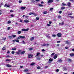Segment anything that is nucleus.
Wrapping results in <instances>:
<instances>
[{
	"instance_id": "obj_1",
	"label": "nucleus",
	"mask_w": 74,
	"mask_h": 74,
	"mask_svg": "<svg viewBox=\"0 0 74 74\" xmlns=\"http://www.w3.org/2000/svg\"><path fill=\"white\" fill-rule=\"evenodd\" d=\"M33 56V54L32 53L29 54L28 55V58H32Z\"/></svg>"
},
{
	"instance_id": "obj_2",
	"label": "nucleus",
	"mask_w": 74,
	"mask_h": 74,
	"mask_svg": "<svg viewBox=\"0 0 74 74\" xmlns=\"http://www.w3.org/2000/svg\"><path fill=\"white\" fill-rule=\"evenodd\" d=\"M29 30V29L28 28L25 29H21V30L22 31H23L24 32H27V31H28Z\"/></svg>"
},
{
	"instance_id": "obj_3",
	"label": "nucleus",
	"mask_w": 74,
	"mask_h": 74,
	"mask_svg": "<svg viewBox=\"0 0 74 74\" xmlns=\"http://www.w3.org/2000/svg\"><path fill=\"white\" fill-rule=\"evenodd\" d=\"M62 34L60 33H58L57 34V36L58 37H60L62 36Z\"/></svg>"
},
{
	"instance_id": "obj_4",
	"label": "nucleus",
	"mask_w": 74,
	"mask_h": 74,
	"mask_svg": "<svg viewBox=\"0 0 74 74\" xmlns=\"http://www.w3.org/2000/svg\"><path fill=\"white\" fill-rule=\"evenodd\" d=\"M53 1V0H49L47 3L48 4H49V3H52Z\"/></svg>"
},
{
	"instance_id": "obj_5",
	"label": "nucleus",
	"mask_w": 74,
	"mask_h": 74,
	"mask_svg": "<svg viewBox=\"0 0 74 74\" xmlns=\"http://www.w3.org/2000/svg\"><path fill=\"white\" fill-rule=\"evenodd\" d=\"M71 3L69 2L68 3H67V5H66V6H68L70 7L71 6Z\"/></svg>"
},
{
	"instance_id": "obj_6",
	"label": "nucleus",
	"mask_w": 74,
	"mask_h": 74,
	"mask_svg": "<svg viewBox=\"0 0 74 74\" xmlns=\"http://www.w3.org/2000/svg\"><path fill=\"white\" fill-rule=\"evenodd\" d=\"M20 9L21 10H24L25 9H26V7H21Z\"/></svg>"
},
{
	"instance_id": "obj_7",
	"label": "nucleus",
	"mask_w": 74,
	"mask_h": 74,
	"mask_svg": "<svg viewBox=\"0 0 74 74\" xmlns=\"http://www.w3.org/2000/svg\"><path fill=\"white\" fill-rule=\"evenodd\" d=\"M57 58H58V55L57 54H56L53 57V58L54 59H56Z\"/></svg>"
},
{
	"instance_id": "obj_8",
	"label": "nucleus",
	"mask_w": 74,
	"mask_h": 74,
	"mask_svg": "<svg viewBox=\"0 0 74 74\" xmlns=\"http://www.w3.org/2000/svg\"><path fill=\"white\" fill-rule=\"evenodd\" d=\"M68 62H71L72 61L71 60V59L70 58H68L67 59Z\"/></svg>"
},
{
	"instance_id": "obj_9",
	"label": "nucleus",
	"mask_w": 74,
	"mask_h": 74,
	"mask_svg": "<svg viewBox=\"0 0 74 74\" xmlns=\"http://www.w3.org/2000/svg\"><path fill=\"white\" fill-rule=\"evenodd\" d=\"M24 22L26 23H28V22H29V21L28 20L26 19L24 20Z\"/></svg>"
},
{
	"instance_id": "obj_10",
	"label": "nucleus",
	"mask_w": 74,
	"mask_h": 74,
	"mask_svg": "<svg viewBox=\"0 0 74 74\" xmlns=\"http://www.w3.org/2000/svg\"><path fill=\"white\" fill-rule=\"evenodd\" d=\"M70 56H71V57H72V56H74V54L73 53H70Z\"/></svg>"
},
{
	"instance_id": "obj_11",
	"label": "nucleus",
	"mask_w": 74,
	"mask_h": 74,
	"mask_svg": "<svg viewBox=\"0 0 74 74\" xmlns=\"http://www.w3.org/2000/svg\"><path fill=\"white\" fill-rule=\"evenodd\" d=\"M34 37H32L30 38V40L32 41H33V40H34Z\"/></svg>"
},
{
	"instance_id": "obj_12",
	"label": "nucleus",
	"mask_w": 74,
	"mask_h": 74,
	"mask_svg": "<svg viewBox=\"0 0 74 74\" xmlns=\"http://www.w3.org/2000/svg\"><path fill=\"white\" fill-rule=\"evenodd\" d=\"M20 38H25V36H19Z\"/></svg>"
},
{
	"instance_id": "obj_13",
	"label": "nucleus",
	"mask_w": 74,
	"mask_h": 74,
	"mask_svg": "<svg viewBox=\"0 0 74 74\" xmlns=\"http://www.w3.org/2000/svg\"><path fill=\"white\" fill-rule=\"evenodd\" d=\"M29 71V69H26L24 70V72H27Z\"/></svg>"
},
{
	"instance_id": "obj_14",
	"label": "nucleus",
	"mask_w": 74,
	"mask_h": 74,
	"mask_svg": "<svg viewBox=\"0 0 74 74\" xmlns=\"http://www.w3.org/2000/svg\"><path fill=\"white\" fill-rule=\"evenodd\" d=\"M47 13H48L47 11H45L43 12V14H47Z\"/></svg>"
},
{
	"instance_id": "obj_15",
	"label": "nucleus",
	"mask_w": 74,
	"mask_h": 74,
	"mask_svg": "<svg viewBox=\"0 0 74 74\" xmlns=\"http://www.w3.org/2000/svg\"><path fill=\"white\" fill-rule=\"evenodd\" d=\"M5 61H7V62H10V61H11V59H7L5 60Z\"/></svg>"
},
{
	"instance_id": "obj_16",
	"label": "nucleus",
	"mask_w": 74,
	"mask_h": 74,
	"mask_svg": "<svg viewBox=\"0 0 74 74\" xmlns=\"http://www.w3.org/2000/svg\"><path fill=\"white\" fill-rule=\"evenodd\" d=\"M40 55V53H37V55H36V56H38Z\"/></svg>"
},
{
	"instance_id": "obj_17",
	"label": "nucleus",
	"mask_w": 74,
	"mask_h": 74,
	"mask_svg": "<svg viewBox=\"0 0 74 74\" xmlns=\"http://www.w3.org/2000/svg\"><path fill=\"white\" fill-rule=\"evenodd\" d=\"M6 67H12V65H6Z\"/></svg>"
},
{
	"instance_id": "obj_18",
	"label": "nucleus",
	"mask_w": 74,
	"mask_h": 74,
	"mask_svg": "<svg viewBox=\"0 0 74 74\" xmlns=\"http://www.w3.org/2000/svg\"><path fill=\"white\" fill-rule=\"evenodd\" d=\"M49 62H53V59H52L51 58H50L49 60Z\"/></svg>"
},
{
	"instance_id": "obj_19",
	"label": "nucleus",
	"mask_w": 74,
	"mask_h": 74,
	"mask_svg": "<svg viewBox=\"0 0 74 74\" xmlns=\"http://www.w3.org/2000/svg\"><path fill=\"white\" fill-rule=\"evenodd\" d=\"M25 51H22L21 53V55H22L23 54H24V53H25Z\"/></svg>"
},
{
	"instance_id": "obj_20",
	"label": "nucleus",
	"mask_w": 74,
	"mask_h": 74,
	"mask_svg": "<svg viewBox=\"0 0 74 74\" xmlns=\"http://www.w3.org/2000/svg\"><path fill=\"white\" fill-rule=\"evenodd\" d=\"M21 33H22V32H21V31H18L17 32V33L18 34H21Z\"/></svg>"
},
{
	"instance_id": "obj_21",
	"label": "nucleus",
	"mask_w": 74,
	"mask_h": 74,
	"mask_svg": "<svg viewBox=\"0 0 74 74\" xmlns=\"http://www.w3.org/2000/svg\"><path fill=\"white\" fill-rule=\"evenodd\" d=\"M58 61L59 62H60V63H62V60L61 59H59V60H58Z\"/></svg>"
},
{
	"instance_id": "obj_22",
	"label": "nucleus",
	"mask_w": 74,
	"mask_h": 74,
	"mask_svg": "<svg viewBox=\"0 0 74 74\" xmlns=\"http://www.w3.org/2000/svg\"><path fill=\"white\" fill-rule=\"evenodd\" d=\"M37 60H41V58H40V57H37Z\"/></svg>"
},
{
	"instance_id": "obj_23",
	"label": "nucleus",
	"mask_w": 74,
	"mask_h": 74,
	"mask_svg": "<svg viewBox=\"0 0 74 74\" xmlns=\"http://www.w3.org/2000/svg\"><path fill=\"white\" fill-rule=\"evenodd\" d=\"M11 23V21L10 20L8 21V24H10V23Z\"/></svg>"
},
{
	"instance_id": "obj_24",
	"label": "nucleus",
	"mask_w": 74,
	"mask_h": 74,
	"mask_svg": "<svg viewBox=\"0 0 74 74\" xmlns=\"http://www.w3.org/2000/svg\"><path fill=\"white\" fill-rule=\"evenodd\" d=\"M64 9H65V7L62 6L61 8V10H64Z\"/></svg>"
},
{
	"instance_id": "obj_25",
	"label": "nucleus",
	"mask_w": 74,
	"mask_h": 74,
	"mask_svg": "<svg viewBox=\"0 0 74 74\" xmlns=\"http://www.w3.org/2000/svg\"><path fill=\"white\" fill-rule=\"evenodd\" d=\"M63 69H64V71H66L67 70V68H66L63 67Z\"/></svg>"
},
{
	"instance_id": "obj_26",
	"label": "nucleus",
	"mask_w": 74,
	"mask_h": 74,
	"mask_svg": "<svg viewBox=\"0 0 74 74\" xmlns=\"http://www.w3.org/2000/svg\"><path fill=\"white\" fill-rule=\"evenodd\" d=\"M49 11H53V8H50Z\"/></svg>"
},
{
	"instance_id": "obj_27",
	"label": "nucleus",
	"mask_w": 74,
	"mask_h": 74,
	"mask_svg": "<svg viewBox=\"0 0 74 74\" xmlns=\"http://www.w3.org/2000/svg\"><path fill=\"white\" fill-rule=\"evenodd\" d=\"M15 41H16V42H19V41L18 39H16L15 40Z\"/></svg>"
},
{
	"instance_id": "obj_28",
	"label": "nucleus",
	"mask_w": 74,
	"mask_h": 74,
	"mask_svg": "<svg viewBox=\"0 0 74 74\" xmlns=\"http://www.w3.org/2000/svg\"><path fill=\"white\" fill-rule=\"evenodd\" d=\"M66 44H70V43L69 42V40L66 41Z\"/></svg>"
},
{
	"instance_id": "obj_29",
	"label": "nucleus",
	"mask_w": 74,
	"mask_h": 74,
	"mask_svg": "<svg viewBox=\"0 0 74 74\" xmlns=\"http://www.w3.org/2000/svg\"><path fill=\"white\" fill-rule=\"evenodd\" d=\"M38 5L39 7H43V5L41 4H39Z\"/></svg>"
},
{
	"instance_id": "obj_30",
	"label": "nucleus",
	"mask_w": 74,
	"mask_h": 74,
	"mask_svg": "<svg viewBox=\"0 0 74 74\" xmlns=\"http://www.w3.org/2000/svg\"><path fill=\"white\" fill-rule=\"evenodd\" d=\"M12 49L13 51H15V50H16V48H13Z\"/></svg>"
},
{
	"instance_id": "obj_31",
	"label": "nucleus",
	"mask_w": 74,
	"mask_h": 74,
	"mask_svg": "<svg viewBox=\"0 0 74 74\" xmlns=\"http://www.w3.org/2000/svg\"><path fill=\"white\" fill-rule=\"evenodd\" d=\"M52 37H55L56 36V35L55 34H53L52 35Z\"/></svg>"
},
{
	"instance_id": "obj_32",
	"label": "nucleus",
	"mask_w": 74,
	"mask_h": 74,
	"mask_svg": "<svg viewBox=\"0 0 74 74\" xmlns=\"http://www.w3.org/2000/svg\"><path fill=\"white\" fill-rule=\"evenodd\" d=\"M42 46H43V47H45V46H46V44L44 43L43 45H42Z\"/></svg>"
},
{
	"instance_id": "obj_33",
	"label": "nucleus",
	"mask_w": 74,
	"mask_h": 74,
	"mask_svg": "<svg viewBox=\"0 0 74 74\" xmlns=\"http://www.w3.org/2000/svg\"><path fill=\"white\" fill-rule=\"evenodd\" d=\"M36 64V63L34 62H32L31 64L30 65H34V64Z\"/></svg>"
},
{
	"instance_id": "obj_34",
	"label": "nucleus",
	"mask_w": 74,
	"mask_h": 74,
	"mask_svg": "<svg viewBox=\"0 0 74 74\" xmlns=\"http://www.w3.org/2000/svg\"><path fill=\"white\" fill-rule=\"evenodd\" d=\"M73 14V13L71 12L69 14H68V16H69V15H72Z\"/></svg>"
},
{
	"instance_id": "obj_35",
	"label": "nucleus",
	"mask_w": 74,
	"mask_h": 74,
	"mask_svg": "<svg viewBox=\"0 0 74 74\" xmlns=\"http://www.w3.org/2000/svg\"><path fill=\"white\" fill-rule=\"evenodd\" d=\"M5 49H6V48H5V47H3L2 48V50H5Z\"/></svg>"
},
{
	"instance_id": "obj_36",
	"label": "nucleus",
	"mask_w": 74,
	"mask_h": 74,
	"mask_svg": "<svg viewBox=\"0 0 74 74\" xmlns=\"http://www.w3.org/2000/svg\"><path fill=\"white\" fill-rule=\"evenodd\" d=\"M6 58H10V56L9 55H8L6 56L5 57Z\"/></svg>"
},
{
	"instance_id": "obj_37",
	"label": "nucleus",
	"mask_w": 74,
	"mask_h": 74,
	"mask_svg": "<svg viewBox=\"0 0 74 74\" xmlns=\"http://www.w3.org/2000/svg\"><path fill=\"white\" fill-rule=\"evenodd\" d=\"M46 36L47 37H48V38H50L51 37V36H49V34H48V35Z\"/></svg>"
},
{
	"instance_id": "obj_38",
	"label": "nucleus",
	"mask_w": 74,
	"mask_h": 74,
	"mask_svg": "<svg viewBox=\"0 0 74 74\" xmlns=\"http://www.w3.org/2000/svg\"><path fill=\"white\" fill-rule=\"evenodd\" d=\"M33 48H29V51H33Z\"/></svg>"
},
{
	"instance_id": "obj_39",
	"label": "nucleus",
	"mask_w": 74,
	"mask_h": 74,
	"mask_svg": "<svg viewBox=\"0 0 74 74\" xmlns=\"http://www.w3.org/2000/svg\"><path fill=\"white\" fill-rule=\"evenodd\" d=\"M29 16H25V18H27H27H29Z\"/></svg>"
},
{
	"instance_id": "obj_40",
	"label": "nucleus",
	"mask_w": 74,
	"mask_h": 74,
	"mask_svg": "<svg viewBox=\"0 0 74 74\" xmlns=\"http://www.w3.org/2000/svg\"><path fill=\"white\" fill-rule=\"evenodd\" d=\"M12 36L13 38L15 37H16V35H12Z\"/></svg>"
},
{
	"instance_id": "obj_41",
	"label": "nucleus",
	"mask_w": 74,
	"mask_h": 74,
	"mask_svg": "<svg viewBox=\"0 0 74 74\" xmlns=\"http://www.w3.org/2000/svg\"><path fill=\"white\" fill-rule=\"evenodd\" d=\"M62 18V17L61 16H58V19H59L60 18Z\"/></svg>"
},
{
	"instance_id": "obj_42",
	"label": "nucleus",
	"mask_w": 74,
	"mask_h": 74,
	"mask_svg": "<svg viewBox=\"0 0 74 74\" xmlns=\"http://www.w3.org/2000/svg\"><path fill=\"white\" fill-rule=\"evenodd\" d=\"M36 20H39V17H36Z\"/></svg>"
},
{
	"instance_id": "obj_43",
	"label": "nucleus",
	"mask_w": 74,
	"mask_h": 74,
	"mask_svg": "<svg viewBox=\"0 0 74 74\" xmlns=\"http://www.w3.org/2000/svg\"><path fill=\"white\" fill-rule=\"evenodd\" d=\"M40 66H38L37 67V69H38V70H40Z\"/></svg>"
},
{
	"instance_id": "obj_44",
	"label": "nucleus",
	"mask_w": 74,
	"mask_h": 74,
	"mask_svg": "<svg viewBox=\"0 0 74 74\" xmlns=\"http://www.w3.org/2000/svg\"><path fill=\"white\" fill-rule=\"evenodd\" d=\"M49 44H46V47H48V46H49Z\"/></svg>"
},
{
	"instance_id": "obj_45",
	"label": "nucleus",
	"mask_w": 74,
	"mask_h": 74,
	"mask_svg": "<svg viewBox=\"0 0 74 74\" xmlns=\"http://www.w3.org/2000/svg\"><path fill=\"white\" fill-rule=\"evenodd\" d=\"M62 4L63 5H66V4H65L64 3H62Z\"/></svg>"
},
{
	"instance_id": "obj_46",
	"label": "nucleus",
	"mask_w": 74,
	"mask_h": 74,
	"mask_svg": "<svg viewBox=\"0 0 74 74\" xmlns=\"http://www.w3.org/2000/svg\"><path fill=\"white\" fill-rule=\"evenodd\" d=\"M12 54H14L15 53V51H12Z\"/></svg>"
},
{
	"instance_id": "obj_47",
	"label": "nucleus",
	"mask_w": 74,
	"mask_h": 74,
	"mask_svg": "<svg viewBox=\"0 0 74 74\" xmlns=\"http://www.w3.org/2000/svg\"><path fill=\"white\" fill-rule=\"evenodd\" d=\"M55 53H53L51 54V56H53V55H55Z\"/></svg>"
},
{
	"instance_id": "obj_48",
	"label": "nucleus",
	"mask_w": 74,
	"mask_h": 74,
	"mask_svg": "<svg viewBox=\"0 0 74 74\" xmlns=\"http://www.w3.org/2000/svg\"><path fill=\"white\" fill-rule=\"evenodd\" d=\"M62 12L61 11H59V14H62Z\"/></svg>"
},
{
	"instance_id": "obj_49",
	"label": "nucleus",
	"mask_w": 74,
	"mask_h": 74,
	"mask_svg": "<svg viewBox=\"0 0 74 74\" xmlns=\"http://www.w3.org/2000/svg\"><path fill=\"white\" fill-rule=\"evenodd\" d=\"M49 24H52V21H49Z\"/></svg>"
},
{
	"instance_id": "obj_50",
	"label": "nucleus",
	"mask_w": 74,
	"mask_h": 74,
	"mask_svg": "<svg viewBox=\"0 0 74 74\" xmlns=\"http://www.w3.org/2000/svg\"><path fill=\"white\" fill-rule=\"evenodd\" d=\"M10 7V5H7L6 7Z\"/></svg>"
},
{
	"instance_id": "obj_51",
	"label": "nucleus",
	"mask_w": 74,
	"mask_h": 74,
	"mask_svg": "<svg viewBox=\"0 0 74 74\" xmlns=\"http://www.w3.org/2000/svg\"><path fill=\"white\" fill-rule=\"evenodd\" d=\"M12 36H9V38H12Z\"/></svg>"
},
{
	"instance_id": "obj_52",
	"label": "nucleus",
	"mask_w": 74,
	"mask_h": 74,
	"mask_svg": "<svg viewBox=\"0 0 74 74\" xmlns=\"http://www.w3.org/2000/svg\"><path fill=\"white\" fill-rule=\"evenodd\" d=\"M47 25V26H51V25L49 24H48Z\"/></svg>"
},
{
	"instance_id": "obj_53",
	"label": "nucleus",
	"mask_w": 74,
	"mask_h": 74,
	"mask_svg": "<svg viewBox=\"0 0 74 74\" xmlns=\"http://www.w3.org/2000/svg\"><path fill=\"white\" fill-rule=\"evenodd\" d=\"M56 71V72H59V69H57Z\"/></svg>"
},
{
	"instance_id": "obj_54",
	"label": "nucleus",
	"mask_w": 74,
	"mask_h": 74,
	"mask_svg": "<svg viewBox=\"0 0 74 74\" xmlns=\"http://www.w3.org/2000/svg\"><path fill=\"white\" fill-rule=\"evenodd\" d=\"M7 53H10V51L8 50L7 52Z\"/></svg>"
},
{
	"instance_id": "obj_55",
	"label": "nucleus",
	"mask_w": 74,
	"mask_h": 74,
	"mask_svg": "<svg viewBox=\"0 0 74 74\" xmlns=\"http://www.w3.org/2000/svg\"><path fill=\"white\" fill-rule=\"evenodd\" d=\"M11 28V27H8V30H10V29Z\"/></svg>"
},
{
	"instance_id": "obj_56",
	"label": "nucleus",
	"mask_w": 74,
	"mask_h": 74,
	"mask_svg": "<svg viewBox=\"0 0 74 74\" xmlns=\"http://www.w3.org/2000/svg\"><path fill=\"white\" fill-rule=\"evenodd\" d=\"M18 2L19 3H22V1L19 0L18 1Z\"/></svg>"
},
{
	"instance_id": "obj_57",
	"label": "nucleus",
	"mask_w": 74,
	"mask_h": 74,
	"mask_svg": "<svg viewBox=\"0 0 74 74\" xmlns=\"http://www.w3.org/2000/svg\"><path fill=\"white\" fill-rule=\"evenodd\" d=\"M42 51L43 52H45V50H44V49H42Z\"/></svg>"
},
{
	"instance_id": "obj_58",
	"label": "nucleus",
	"mask_w": 74,
	"mask_h": 74,
	"mask_svg": "<svg viewBox=\"0 0 74 74\" xmlns=\"http://www.w3.org/2000/svg\"><path fill=\"white\" fill-rule=\"evenodd\" d=\"M7 5L6 4H5L4 5V7H7Z\"/></svg>"
},
{
	"instance_id": "obj_59",
	"label": "nucleus",
	"mask_w": 74,
	"mask_h": 74,
	"mask_svg": "<svg viewBox=\"0 0 74 74\" xmlns=\"http://www.w3.org/2000/svg\"><path fill=\"white\" fill-rule=\"evenodd\" d=\"M69 17H70V18H74V17L71 16H69Z\"/></svg>"
},
{
	"instance_id": "obj_60",
	"label": "nucleus",
	"mask_w": 74,
	"mask_h": 74,
	"mask_svg": "<svg viewBox=\"0 0 74 74\" xmlns=\"http://www.w3.org/2000/svg\"><path fill=\"white\" fill-rule=\"evenodd\" d=\"M32 3H35V2H36V1H34V0H32Z\"/></svg>"
},
{
	"instance_id": "obj_61",
	"label": "nucleus",
	"mask_w": 74,
	"mask_h": 74,
	"mask_svg": "<svg viewBox=\"0 0 74 74\" xmlns=\"http://www.w3.org/2000/svg\"><path fill=\"white\" fill-rule=\"evenodd\" d=\"M63 25H64V22H62L61 23V25H62V26H63Z\"/></svg>"
},
{
	"instance_id": "obj_62",
	"label": "nucleus",
	"mask_w": 74,
	"mask_h": 74,
	"mask_svg": "<svg viewBox=\"0 0 74 74\" xmlns=\"http://www.w3.org/2000/svg\"><path fill=\"white\" fill-rule=\"evenodd\" d=\"M10 16H11L12 17H14V15H13V14H11L10 15Z\"/></svg>"
},
{
	"instance_id": "obj_63",
	"label": "nucleus",
	"mask_w": 74,
	"mask_h": 74,
	"mask_svg": "<svg viewBox=\"0 0 74 74\" xmlns=\"http://www.w3.org/2000/svg\"><path fill=\"white\" fill-rule=\"evenodd\" d=\"M60 41H58L57 42V43H60Z\"/></svg>"
},
{
	"instance_id": "obj_64",
	"label": "nucleus",
	"mask_w": 74,
	"mask_h": 74,
	"mask_svg": "<svg viewBox=\"0 0 74 74\" xmlns=\"http://www.w3.org/2000/svg\"><path fill=\"white\" fill-rule=\"evenodd\" d=\"M48 66H45V69H47V68H48Z\"/></svg>"
}]
</instances>
